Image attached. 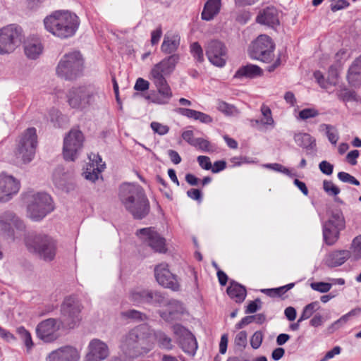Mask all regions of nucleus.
Masks as SVG:
<instances>
[{"label": "nucleus", "instance_id": "4", "mask_svg": "<svg viewBox=\"0 0 361 361\" xmlns=\"http://www.w3.org/2000/svg\"><path fill=\"white\" fill-rule=\"evenodd\" d=\"M44 27L49 32L61 39L73 37L80 25L79 18L67 10L52 12L44 19Z\"/></svg>", "mask_w": 361, "mask_h": 361}, {"label": "nucleus", "instance_id": "40", "mask_svg": "<svg viewBox=\"0 0 361 361\" xmlns=\"http://www.w3.org/2000/svg\"><path fill=\"white\" fill-rule=\"evenodd\" d=\"M319 307L318 302H313L307 305L302 310V312L298 319V322H301L305 319H309Z\"/></svg>", "mask_w": 361, "mask_h": 361}, {"label": "nucleus", "instance_id": "55", "mask_svg": "<svg viewBox=\"0 0 361 361\" xmlns=\"http://www.w3.org/2000/svg\"><path fill=\"white\" fill-rule=\"evenodd\" d=\"M217 108L220 111H221L227 115L233 114L235 110V107L233 105H231V104H229L225 102H223V101H219L218 102Z\"/></svg>", "mask_w": 361, "mask_h": 361}, {"label": "nucleus", "instance_id": "10", "mask_svg": "<svg viewBox=\"0 0 361 361\" xmlns=\"http://www.w3.org/2000/svg\"><path fill=\"white\" fill-rule=\"evenodd\" d=\"M345 227V221L342 212L334 209L322 226L323 240L329 246L334 245L340 238V233Z\"/></svg>", "mask_w": 361, "mask_h": 361}, {"label": "nucleus", "instance_id": "41", "mask_svg": "<svg viewBox=\"0 0 361 361\" xmlns=\"http://www.w3.org/2000/svg\"><path fill=\"white\" fill-rule=\"evenodd\" d=\"M261 111L263 118L260 121L255 120V122L256 123H261L264 125H273L274 119L271 116V111L269 107L265 105H262V106L261 107Z\"/></svg>", "mask_w": 361, "mask_h": 361}, {"label": "nucleus", "instance_id": "43", "mask_svg": "<svg viewBox=\"0 0 361 361\" xmlns=\"http://www.w3.org/2000/svg\"><path fill=\"white\" fill-rule=\"evenodd\" d=\"M320 128L326 130L329 142L333 145H336L338 140V135L336 128L328 124H322L320 126Z\"/></svg>", "mask_w": 361, "mask_h": 361}, {"label": "nucleus", "instance_id": "58", "mask_svg": "<svg viewBox=\"0 0 361 361\" xmlns=\"http://www.w3.org/2000/svg\"><path fill=\"white\" fill-rule=\"evenodd\" d=\"M349 83L354 87H358L361 85V74L360 73H348L347 75Z\"/></svg>", "mask_w": 361, "mask_h": 361}, {"label": "nucleus", "instance_id": "29", "mask_svg": "<svg viewBox=\"0 0 361 361\" xmlns=\"http://www.w3.org/2000/svg\"><path fill=\"white\" fill-rule=\"evenodd\" d=\"M221 8V0H207L201 13L202 19L210 21L216 16Z\"/></svg>", "mask_w": 361, "mask_h": 361}, {"label": "nucleus", "instance_id": "20", "mask_svg": "<svg viewBox=\"0 0 361 361\" xmlns=\"http://www.w3.org/2000/svg\"><path fill=\"white\" fill-rule=\"evenodd\" d=\"M154 275L157 281L161 286L171 289L173 291L179 290L180 285L176 276L170 271L168 264L162 263L156 266Z\"/></svg>", "mask_w": 361, "mask_h": 361}, {"label": "nucleus", "instance_id": "54", "mask_svg": "<svg viewBox=\"0 0 361 361\" xmlns=\"http://www.w3.org/2000/svg\"><path fill=\"white\" fill-rule=\"evenodd\" d=\"M319 114L318 111L312 108L304 109L299 112V117L302 120L314 118Z\"/></svg>", "mask_w": 361, "mask_h": 361}, {"label": "nucleus", "instance_id": "50", "mask_svg": "<svg viewBox=\"0 0 361 361\" xmlns=\"http://www.w3.org/2000/svg\"><path fill=\"white\" fill-rule=\"evenodd\" d=\"M264 167L275 171L283 173L288 176H292L290 170L280 164H267L264 165Z\"/></svg>", "mask_w": 361, "mask_h": 361}, {"label": "nucleus", "instance_id": "34", "mask_svg": "<svg viewBox=\"0 0 361 361\" xmlns=\"http://www.w3.org/2000/svg\"><path fill=\"white\" fill-rule=\"evenodd\" d=\"M92 182H95L99 179L103 181V177L101 173L106 169V164L102 161V159L99 155H97L92 159Z\"/></svg>", "mask_w": 361, "mask_h": 361}, {"label": "nucleus", "instance_id": "19", "mask_svg": "<svg viewBox=\"0 0 361 361\" xmlns=\"http://www.w3.org/2000/svg\"><path fill=\"white\" fill-rule=\"evenodd\" d=\"M136 235L155 252H166L165 239L154 228L149 227L139 229L137 231Z\"/></svg>", "mask_w": 361, "mask_h": 361}, {"label": "nucleus", "instance_id": "56", "mask_svg": "<svg viewBox=\"0 0 361 361\" xmlns=\"http://www.w3.org/2000/svg\"><path fill=\"white\" fill-rule=\"evenodd\" d=\"M319 169L324 174L330 176L333 173L334 165L327 161H322L319 164Z\"/></svg>", "mask_w": 361, "mask_h": 361}, {"label": "nucleus", "instance_id": "11", "mask_svg": "<svg viewBox=\"0 0 361 361\" xmlns=\"http://www.w3.org/2000/svg\"><path fill=\"white\" fill-rule=\"evenodd\" d=\"M22 42V29L11 24L0 29V54L13 52Z\"/></svg>", "mask_w": 361, "mask_h": 361}, {"label": "nucleus", "instance_id": "61", "mask_svg": "<svg viewBox=\"0 0 361 361\" xmlns=\"http://www.w3.org/2000/svg\"><path fill=\"white\" fill-rule=\"evenodd\" d=\"M247 343V334L245 331H240L235 338V344L245 347Z\"/></svg>", "mask_w": 361, "mask_h": 361}, {"label": "nucleus", "instance_id": "21", "mask_svg": "<svg viewBox=\"0 0 361 361\" xmlns=\"http://www.w3.org/2000/svg\"><path fill=\"white\" fill-rule=\"evenodd\" d=\"M48 361H79L80 353L71 345H65L52 350L47 356Z\"/></svg>", "mask_w": 361, "mask_h": 361}, {"label": "nucleus", "instance_id": "9", "mask_svg": "<svg viewBox=\"0 0 361 361\" xmlns=\"http://www.w3.org/2000/svg\"><path fill=\"white\" fill-rule=\"evenodd\" d=\"M37 144L36 129L27 128L18 140L15 150L16 159H20L24 164L30 162L35 157Z\"/></svg>", "mask_w": 361, "mask_h": 361}, {"label": "nucleus", "instance_id": "38", "mask_svg": "<svg viewBox=\"0 0 361 361\" xmlns=\"http://www.w3.org/2000/svg\"><path fill=\"white\" fill-rule=\"evenodd\" d=\"M348 252L353 260L357 261L361 259V235L353 240Z\"/></svg>", "mask_w": 361, "mask_h": 361}, {"label": "nucleus", "instance_id": "32", "mask_svg": "<svg viewBox=\"0 0 361 361\" xmlns=\"http://www.w3.org/2000/svg\"><path fill=\"white\" fill-rule=\"evenodd\" d=\"M24 50L29 59H35L42 54L43 47L38 39H29L25 44Z\"/></svg>", "mask_w": 361, "mask_h": 361}, {"label": "nucleus", "instance_id": "31", "mask_svg": "<svg viewBox=\"0 0 361 361\" xmlns=\"http://www.w3.org/2000/svg\"><path fill=\"white\" fill-rule=\"evenodd\" d=\"M227 293L236 302H242L245 299L247 292L245 288L238 283L231 281L227 288Z\"/></svg>", "mask_w": 361, "mask_h": 361}, {"label": "nucleus", "instance_id": "22", "mask_svg": "<svg viewBox=\"0 0 361 361\" xmlns=\"http://www.w3.org/2000/svg\"><path fill=\"white\" fill-rule=\"evenodd\" d=\"M53 182L55 187L61 192L68 193L74 190L75 182L71 174L63 171L61 166L57 167L53 173Z\"/></svg>", "mask_w": 361, "mask_h": 361}, {"label": "nucleus", "instance_id": "24", "mask_svg": "<svg viewBox=\"0 0 361 361\" xmlns=\"http://www.w3.org/2000/svg\"><path fill=\"white\" fill-rule=\"evenodd\" d=\"M258 23L274 27L279 24V13L276 8L270 6L262 10L257 16Z\"/></svg>", "mask_w": 361, "mask_h": 361}, {"label": "nucleus", "instance_id": "63", "mask_svg": "<svg viewBox=\"0 0 361 361\" xmlns=\"http://www.w3.org/2000/svg\"><path fill=\"white\" fill-rule=\"evenodd\" d=\"M261 300L259 298L255 299L254 301H251L247 306L245 313H254L259 309H260Z\"/></svg>", "mask_w": 361, "mask_h": 361}, {"label": "nucleus", "instance_id": "35", "mask_svg": "<svg viewBox=\"0 0 361 361\" xmlns=\"http://www.w3.org/2000/svg\"><path fill=\"white\" fill-rule=\"evenodd\" d=\"M146 296L147 297V303L155 306H164L168 302L165 295L157 290H148Z\"/></svg>", "mask_w": 361, "mask_h": 361}, {"label": "nucleus", "instance_id": "16", "mask_svg": "<svg viewBox=\"0 0 361 361\" xmlns=\"http://www.w3.org/2000/svg\"><path fill=\"white\" fill-rule=\"evenodd\" d=\"M69 106L78 110L83 111L88 106L90 101V91L88 85L73 87L67 94Z\"/></svg>", "mask_w": 361, "mask_h": 361}, {"label": "nucleus", "instance_id": "64", "mask_svg": "<svg viewBox=\"0 0 361 361\" xmlns=\"http://www.w3.org/2000/svg\"><path fill=\"white\" fill-rule=\"evenodd\" d=\"M350 4L346 0H338L334 4H331V10L333 12L347 8Z\"/></svg>", "mask_w": 361, "mask_h": 361}, {"label": "nucleus", "instance_id": "49", "mask_svg": "<svg viewBox=\"0 0 361 361\" xmlns=\"http://www.w3.org/2000/svg\"><path fill=\"white\" fill-rule=\"evenodd\" d=\"M338 97L339 99L343 102H349V101H357V95L354 91L350 90H343L341 91L338 94Z\"/></svg>", "mask_w": 361, "mask_h": 361}, {"label": "nucleus", "instance_id": "62", "mask_svg": "<svg viewBox=\"0 0 361 361\" xmlns=\"http://www.w3.org/2000/svg\"><path fill=\"white\" fill-rule=\"evenodd\" d=\"M348 73H360L361 74V56L356 59L353 64L350 66V67L348 69Z\"/></svg>", "mask_w": 361, "mask_h": 361}, {"label": "nucleus", "instance_id": "59", "mask_svg": "<svg viewBox=\"0 0 361 361\" xmlns=\"http://www.w3.org/2000/svg\"><path fill=\"white\" fill-rule=\"evenodd\" d=\"M197 161L200 166L205 170H212V163L210 161L209 157L207 156H199L197 157Z\"/></svg>", "mask_w": 361, "mask_h": 361}, {"label": "nucleus", "instance_id": "37", "mask_svg": "<svg viewBox=\"0 0 361 361\" xmlns=\"http://www.w3.org/2000/svg\"><path fill=\"white\" fill-rule=\"evenodd\" d=\"M148 289H134L129 293V300L134 304L147 303Z\"/></svg>", "mask_w": 361, "mask_h": 361}, {"label": "nucleus", "instance_id": "30", "mask_svg": "<svg viewBox=\"0 0 361 361\" xmlns=\"http://www.w3.org/2000/svg\"><path fill=\"white\" fill-rule=\"evenodd\" d=\"M263 74L262 69L257 65L247 64L241 66L238 69L234 75V78L238 79L242 78H255L262 76Z\"/></svg>", "mask_w": 361, "mask_h": 361}, {"label": "nucleus", "instance_id": "52", "mask_svg": "<svg viewBox=\"0 0 361 361\" xmlns=\"http://www.w3.org/2000/svg\"><path fill=\"white\" fill-rule=\"evenodd\" d=\"M263 340V334L262 331H257L254 333L250 339L251 346L254 349H257L262 344Z\"/></svg>", "mask_w": 361, "mask_h": 361}, {"label": "nucleus", "instance_id": "15", "mask_svg": "<svg viewBox=\"0 0 361 361\" xmlns=\"http://www.w3.org/2000/svg\"><path fill=\"white\" fill-rule=\"evenodd\" d=\"M172 331L177 336L179 346L182 350L188 355H194L197 349V343L193 334L179 324L172 326Z\"/></svg>", "mask_w": 361, "mask_h": 361}, {"label": "nucleus", "instance_id": "26", "mask_svg": "<svg viewBox=\"0 0 361 361\" xmlns=\"http://www.w3.org/2000/svg\"><path fill=\"white\" fill-rule=\"evenodd\" d=\"M110 355L106 343L99 339L92 340V361H104Z\"/></svg>", "mask_w": 361, "mask_h": 361}, {"label": "nucleus", "instance_id": "36", "mask_svg": "<svg viewBox=\"0 0 361 361\" xmlns=\"http://www.w3.org/2000/svg\"><path fill=\"white\" fill-rule=\"evenodd\" d=\"M153 336L161 348L171 350L173 348L172 340L164 332L158 331L153 333Z\"/></svg>", "mask_w": 361, "mask_h": 361}, {"label": "nucleus", "instance_id": "12", "mask_svg": "<svg viewBox=\"0 0 361 361\" xmlns=\"http://www.w3.org/2000/svg\"><path fill=\"white\" fill-rule=\"evenodd\" d=\"M84 136L78 129H72L63 140V155L66 161H73L82 149Z\"/></svg>", "mask_w": 361, "mask_h": 361}, {"label": "nucleus", "instance_id": "13", "mask_svg": "<svg viewBox=\"0 0 361 361\" xmlns=\"http://www.w3.org/2000/svg\"><path fill=\"white\" fill-rule=\"evenodd\" d=\"M274 49L271 38L267 35H260L250 46L249 54L252 59L268 61L271 59Z\"/></svg>", "mask_w": 361, "mask_h": 361}, {"label": "nucleus", "instance_id": "53", "mask_svg": "<svg viewBox=\"0 0 361 361\" xmlns=\"http://www.w3.org/2000/svg\"><path fill=\"white\" fill-rule=\"evenodd\" d=\"M192 146L198 147L204 152L210 151V142L208 140L201 137L195 138V141L194 143H192Z\"/></svg>", "mask_w": 361, "mask_h": 361}, {"label": "nucleus", "instance_id": "51", "mask_svg": "<svg viewBox=\"0 0 361 361\" xmlns=\"http://www.w3.org/2000/svg\"><path fill=\"white\" fill-rule=\"evenodd\" d=\"M310 286L314 290L320 293H326L331 288L332 286L329 283L315 282L312 283Z\"/></svg>", "mask_w": 361, "mask_h": 361}, {"label": "nucleus", "instance_id": "5", "mask_svg": "<svg viewBox=\"0 0 361 361\" xmlns=\"http://www.w3.org/2000/svg\"><path fill=\"white\" fill-rule=\"evenodd\" d=\"M25 243L28 251L45 262L54 259L57 245L56 240L43 232L29 233L25 238Z\"/></svg>", "mask_w": 361, "mask_h": 361}, {"label": "nucleus", "instance_id": "44", "mask_svg": "<svg viewBox=\"0 0 361 361\" xmlns=\"http://www.w3.org/2000/svg\"><path fill=\"white\" fill-rule=\"evenodd\" d=\"M92 103H93L94 108L99 109L104 106L106 104L104 93L99 91L92 92Z\"/></svg>", "mask_w": 361, "mask_h": 361}, {"label": "nucleus", "instance_id": "2", "mask_svg": "<svg viewBox=\"0 0 361 361\" xmlns=\"http://www.w3.org/2000/svg\"><path fill=\"white\" fill-rule=\"evenodd\" d=\"M180 60L178 54H171L163 59L152 68L150 79L152 80L160 96L154 98L153 102L157 104H168L173 96L165 76L170 75Z\"/></svg>", "mask_w": 361, "mask_h": 361}, {"label": "nucleus", "instance_id": "42", "mask_svg": "<svg viewBox=\"0 0 361 361\" xmlns=\"http://www.w3.org/2000/svg\"><path fill=\"white\" fill-rule=\"evenodd\" d=\"M121 315L123 317L137 322L144 321L147 319V316L145 314L135 310H130L125 312H122Z\"/></svg>", "mask_w": 361, "mask_h": 361}, {"label": "nucleus", "instance_id": "18", "mask_svg": "<svg viewBox=\"0 0 361 361\" xmlns=\"http://www.w3.org/2000/svg\"><path fill=\"white\" fill-rule=\"evenodd\" d=\"M20 182L13 176L0 173V202H7L18 194Z\"/></svg>", "mask_w": 361, "mask_h": 361}, {"label": "nucleus", "instance_id": "48", "mask_svg": "<svg viewBox=\"0 0 361 361\" xmlns=\"http://www.w3.org/2000/svg\"><path fill=\"white\" fill-rule=\"evenodd\" d=\"M338 178L343 183H348L355 185H360V182L354 176L346 172H339L338 173Z\"/></svg>", "mask_w": 361, "mask_h": 361}, {"label": "nucleus", "instance_id": "17", "mask_svg": "<svg viewBox=\"0 0 361 361\" xmlns=\"http://www.w3.org/2000/svg\"><path fill=\"white\" fill-rule=\"evenodd\" d=\"M208 60L217 67H223L227 60V49L224 44L219 40H211L205 46Z\"/></svg>", "mask_w": 361, "mask_h": 361}, {"label": "nucleus", "instance_id": "45", "mask_svg": "<svg viewBox=\"0 0 361 361\" xmlns=\"http://www.w3.org/2000/svg\"><path fill=\"white\" fill-rule=\"evenodd\" d=\"M190 52L194 57V59L200 63L203 62L204 61V54L203 50L201 47L200 44L198 42H193L190 44Z\"/></svg>", "mask_w": 361, "mask_h": 361}, {"label": "nucleus", "instance_id": "47", "mask_svg": "<svg viewBox=\"0 0 361 361\" xmlns=\"http://www.w3.org/2000/svg\"><path fill=\"white\" fill-rule=\"evenodd\" d=\"M150 126L153 131L159 135H164L169 131V127L168 126L164 125L159 122H152Z\"/></svg>", "mask_w": 361, "mask_h": 361}, {"label": "nucleus", "instance_id": "33", "mask_svg": "<svg viewBox=\"0 0 361 361\" xmlns=\"http://www.w3.org/2000/svg\"><path fill=\"white\" fill-rule=\"evenodd\" d=\"M337 71L332 66L330 67L329 71V78L328 81H326L322 73L320 71H315L314 73V77L318 84L322 88H328L329 85H335L336 84Z\"/></svg>", "mask_w": 361, "mask_h": 361}, {"label": "nucleus", "instance_id": "1", "mask_svg": "<svg viewBox=\"0 0 361 361\" xmlns=\"http://www.w3.org/2000/svg\"><path fill=\"white\" fill-rule=\"evenodd\" d=\"M82 309L81 303L75 296L66 298L61 307L60 319L50 318L41 322L36 328L37 336L46 343L55 341L61 326L73 329L80 322Z\"/></svg>", "mask_w": 361, "mask_h": 361}, {"label": "nucleus", "instance_id": "23", "mask_svg": "<svg viewBox=\"0 0 361 361\" xmlns=\"http://www.w3.org/2000/svg\"><path fill=\"white\" fill-rule=\"evenodd\" d=\"M166 305L167 309L164 311H159L160 317L166 322H172L180 319L183 314L184 308L183 304L178 300H169Z\"/></svg>", "mask_w": 361, "mask_h": 361}, {"label": "nucleus", "instance_id": "60", "mask_svg": "<svg viewBox=\"0 0 361 361\" xmlns=\"http://www.w3.org/2000/svg\"><path fill=\"white\" fill-rule=\"evenodd\" d=\"M194 119L198 120L203 123H210L213 121L209 115L198 111H196Z\"/></svg>", "mask_w": 361, "mask_h": 361}, {"label": "nucleus", "instance_id": "28", "mask_svg": "<svg viewBox=\"0 0 361 361\" xmlns=\"http://www.w3.org/2000/svg\"><path fill=\"white\" fill-rule=\"evenodd\" d=\"M294 140L296 144L306 149L307 155L314 156L316 152L315 140L307 133H297L294 135Z\"/></svg>", "mask_w": 361, "mask_h": 361}, {"label": "nucleus", "instance_id": "39", "mask_svg": "<svg viewBox=\"0 0 361 361\" xmlns=\"http://www.w3.org/2000/svg\"><path fill=\"white\" fill-rule=\"evenodd\" d=\"M17 333L23 341L27 349L30 350L34 344L30 332L25 327L20 326L17 329Z\"/></svg>", "mask_w": 361, "mask_h": 361}, {"label": "nucleus", "instance_id": "27", "mask_svg": "<svg viewBox=\"0 0 361 361\" xmlns=\"http://www.w3.org/2000/svg\"><path fill=\"white\" fill-rule=\"evenodd\" d=\"M350 258V253L347 250H334L326 258V264L329 267H336L343 264Z\"/></svg>", "mask_w": 361, "mask_h": 361}, {"label": "nucleus", "instance_id": "25", "mask_svg": "<svg viewBox=\"0 0 361 361\" xmlns=\"http://www.w3.org/2000/svg\"><path fill=\"white\" fill-rule=\"evenodd\" d=\"M180 43V37L175 33H166L161 46V51L165 54H173L178 50Z\"/></svg>", "mask_w": 361, "mask_h": 361}, {"label": "nucleus", "instance_id": "57", "mask_svg": "<svg viewBox=\"0 0 361 361\" xmlns=\"http://www.w3.org/2000/svg\"><path fill=\"white\" fill-rule=\"evenodd\" d=\"M149 82L142 78H139L137 79L134 86V89L135 90L140 92L146 91L149 89Z\"/></svg>", "mask_w": 361, "mask_h": 361}, {"label": "nucleus", "instance_id": "7", "mask_svg": "<svg viewBox=\"0 0 361 361\" xmlns=\"http://www.w3.org/2000/svg\"><path fill=\"white\" fill-rule=\"evenodd\" d=\"M152 336V330L146 324H140L130 330L121 338L120 348L130 357H136L140 350L148 345Z\"/></svg>", "mask_w": 361, "mask_h": 361}, {"label": "nucleus", "instance_id": "46", "mask_svg": "<svg viewBox=\"0 0 361 361\" xmlns=\"http://www.w3.org/2000/svg\"><path fill=\"white\" fill-rule=\"evenodd\" d=\"M323 189L329 195L336 196L340 193V189L331 180H324Z\"/></svg>", "mask_w": 361, "mask_h": 361}, {"label": "nucleus", "instance_id": "3", "mask_svg": "<svg viewBox=\"0 0 361 361\" xmlns=\"http://www.w3.org/2000/svg\"><path fill=\"white\" fill-rule=\"evenodd\" d=\"M119 199L125 209L135 219H142L150 211L148 199L142 187L131 183L120 186Z\"/></svg>", "mask_w": 361, "mask_h": 361}, {"label": "nucleus", "instance_id": "14", "mask_svg": "<svg viewBox=\"0 0 361 361\" xmlns=\"http://www.w3.org/2000/svg\"><path fill=\"white\" fill-rule=\"evenodd\" d=\"M14 228L23 231L25 229L24 222L11 211L0 212V233L4 237L14 239Z\"/></svg>", "mask_w": 361, "mask_h": 361}, {"label": "nucleus", "instance_id": "8", "mask_svg": "<svg viewBox=\"0 0 361 361\" xmlns=\"http://www.w3.org/2000/svg\"><path fill=\"white\" fill-rule=\"evenodd\" d=\"M27 216L33 221H40L54 207L51 196L44 192H29L26 195Z\"/></svg>", "mask_w": 361, "mask_h": 361}, {"label": "nucleus", "instance_id": "6", "mask_svg": "<svg viewBox=\"0 0 361 361\" xmlns=\"http://www.w3.org/2000/svg\"><path fill=\"white\" fill-rule=\"evenodd\" d=\"M85 59L80 51L74 50L66 53L56 68L58 77L67 81H75L85 74Z\"/></svg>", "mask_w": 361, "mask_h": 361}]
</instances>
